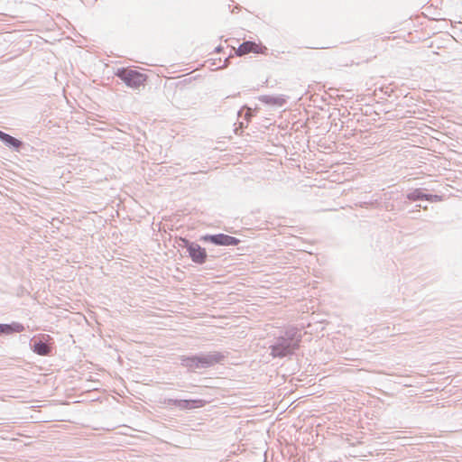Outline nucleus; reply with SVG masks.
<instances>
[{
  "mask_svg": "<svg viewBox=\"0 0 462 462\" xmlns=\"http://www.w3.org/2000/svg\"><path fill=\"white\" fill-rule=\"evenodd\" d=\"M0 141L3 142L7 147L19 151L23 146V142L13 137L12 135L0 130Z\"/></svg>",
  "mask_w": 462,
  "mask_h": 462,
  "instance_id": "nucleus-10",
  "label": "nucleus"
},
{
  "mask_svg": "<svg viewBox=\"0 0 462 462\" xmlns=\"http://www.w3.org/2000/svg\"><path fill=\"white\" fill-rule=\"evenodd\" d=\"M238 130H239V129H238L237 127H236V129H235V133H236V134H238Z\"/></svg>",
  "mask_w": 462,
  "mask_h": 462,
  "instance_id": "nucleus-17",
  "label": "nucleus"
},
{
  "mask_svg": "<svg viewBox=\"0 0 462 462\" xmlns=\"http://www.w3.org/2000/svg\"><path fill=\"white\" fill-rule=\"evenodd\" d=\"M25 330L23 324L19 322H12L10 324H0V336L12 335L14 333H21Z\"/></svg>",
  "mask_w": 462,
  "mask_h": 462,
  "instance_id": "nucleus-9",
  "label": "nucleus"
},
{
  "mask_svg": "<svg viewBox=\"0 0 462 462\" xmlns=\"http://www.w3.org/2000/svg\"><path fill=\"white\" fill-rule=\"evenodd\" d=\"M216 50L217 52H219L221 49L219 47H217Z\"/></svg>",
  "mask_w": 462,
  "mask_h": 462,
  "instance_id": "nucleus-18",
  "label": "nucleus"
},
{
  "mask_svg": "<svg viewBox=\"0 0 462 462\" xmlns=\"http://www.w3.org/2000/svg\"><path fill=\"white\" fill-rule=\"evenodd\" d=\"M250 118L251 117H243L244 120L239 123V128L242 129L243 127L246 126Z\"/></svg>",
  "mask_w": 462,
  "mask_h": 462,
  "instance_id": "nucleus-15",
  "label": "nucleus"
},
{
  "mask_svg": "<svg viewBox=\"0 0 462 462\" xmlns=\"http://www.w3.org/2000/svg\"><path fill=\"white\" fill-rule=\"evenodd\" d=\"M200 240L222 246H234L240 243L238 238L226 234L206 235L201 236Z\"/></svg>",
  "mask_w": 462,
  "mask_h": 462,
  "instance_id": "nucleus-5",
  "label": "nucleus"
},
{
  "mask_svg": "<svg viewBox=\"0 0 462 462\" xmlns=\"http://www.w3.org/2000/svg\"><path fill=\"white\" fill-rule=\"evenodd\" d=\"M116 75L120 78L128 87L138 88L143 86L147 76L138 70L130 68L118 69Z\"/></svg>",
  "mask_w": 462,
  "mask_h": 462,
  "instance_id": "nucleus-2",
  "label": "nucleus"
},
{
  "mask_svg": "<svg viewBox=\"0 0 462 462\" xmlns=\"http://www.w3.org/2000/svg\"><path fill=\"white\" fill-rule=\"evenodd\" d=\"M199 366L200 369L211 367L217 364L221 363L225 359V355L221 352L214 351L207 354L198 355Z\"/></svg>",
  "mask_w": 462,
  "mask_h": 462,
  "instance_id": "nucleus-6",
  "label": "nucleus"
},
{
  "mask_svg": "<svg viewBox=\"0 0 462 462\" xmlns=\"http://www.w3.org/2000/svg\"><path fill=\"white\" fill-rule=\"evenodd\" d=\"M407 199L411 201L421 200L427 198V194L423 193L420 189H416L407 194Z\"/></svg>",
  "mask_w": 462,
  "mask_h": 462,
  "instance_id": "nucleus-13",
  "label": "nucleus"
},
{
  "mask_svg": "<svg viewBox=\"0 0 462 462\" xmlns=\"http://www.w3.org/2000/svg\"><path fill=\"white\" fill-rule=\"evenodd\" d=\"M440 199H441V198L439 195L427 194L426 200H429V201H439Z\"/></svg>",
  "mask_w": 462,
  "mask_h": 462,
  "instance_id": "nucleus-14",
  "label": "nucleus"
},
{
  "mask_svg": "<svg viewBox=\"0 0 462 462\" xmlns=\"http://www.w3.org/2000/svg\"><path fill=\"white\" fill-rule=\"evenodd\" d=\"M199 366L200 369L211 367L217 364L221 363L225 359V355L221 352L214 351L207 354L198 355Z\"/></svg>",
  "mask_w": 462,
  "mask_h": 462,
  "instance_id": "nucleus-7",
  "label": "nucleus"
},
{
  "mask_svg": "<svg viewBox=\"0 0 462 462\" xmlns=\"http://www.w3.org/2000/svg\"><path fill=\"white\" fill-rule=\"evenodd\" d=\"M32 348L34 353L40 356H49L51 353V346L43 339L33 340Z\"/></svg>",
  "mask_w": 462,
  "mask_h": 462,
  "instance_id": "nucleus-11",
  "label": "nucleus"
},
{
  "mask_svg": "<svg viewBox=\"0 0 462 462\" xmlns=\"http://www.w3.org/2000/svg\"><path fill=\"white\" fill-rule=\"evenodd\" d=\"M235 52L239 57L249 53L264 55L267 53V47L261 42L247 41L240 44L238 48L235 50Z\"/></svg>",
  "mask_w": 462,
  "mask_h": 462,
  "instance_id": "nucleus-4",
  "label": "nucleus"
},
{
  "mask_svg": "<svg viewBox=\"0 0 462 462\" xmlns=\"http://www.w3.org/2000/svg\"><path fill=\"white\" fill-rule=\"evenodd\" d=\"M166 403L170 405H174L181 410H190L194 408H200L204 405V401L202 400H175L169 399Z\"/></svg>",
  "mask_w": 462,
  "mask_h": 462,
  "instance_id": "nucleus-8",
  "label": "nucleus"
},
{
  "mask_svg": "<svg viewBox=\"0 0 462 462\" xmlns=\"http://www.w3.org/2000/svg\"><path fill=\"white\" fill-rule=\"evenodd\" d=\"M45 337H50V335H43L42 337L44 338Z\"/></svg>",
  "mask_w": 462,
  "mask_h": 462,
  "instance_id": "nucleus-19",
  "label": "nucleus"
},
{
  "mask_svg": "<svg viewBox=\"0 0 462 462\" xmlns=\"http://www.w3.org/2000/svg\"><path fill=\"white\" fill-rule=\"evenodd\" d=\"M301 340L300 331L295 327L289 328L282 335L274 338L273 343L269 347L270 355L274 358L292 356L300 348Z\"/></svg>",
  "mask_w": 462,
  "mask_h": 462,
  "instance_id": "nucleus-1",
  "label": "nucleus"
},
{
  "mask_svg": "<svg viewBox=\"0 0 462 462\" xmlns=\"http://www.w3.org/2000/svg\"><path fill=\"white\" fill-rule=\"evenodd\" d=\"M226 62H227V58H226V59H225V60L223 61V64H221V65L219 64V65H218V68H224V67H226Z\"/></svg>",
  "mask_w": 462,
  "mask_h": 462,
  "instance_id": "nucleus-16",
  "label": "nucleus"
},
{
  "mask_svg": "<svg viewBox=\"0 0 462 462\" xmlns=\"http://www.w3.org/2000/svg\"><path fill=\"white\" fill-rule=\"evenodd\" d=\"M198 355L190 356H183L180 357V364L181 365L187 367L189 371H196L198 369H200L199 366V364L198 362Z\"/></svg>",
  "mask_w": 462,
  "mask_h": 462,
  "instance_id": "nucleus-12",
  "label": "nucleus"
},
{
  "mask_svg": "<svg viewBox=\"0 0 462 462\" xmlns=\"http://www.w3.org/2000/svg\"><path fill=\"white\" fill-rule=\"evenodd\" d=\"M181 242V246L186 248L187 252L189 253V256L193 263L197 264H203L206 263L208 254L205 248L201 247L199 245L194 242H190L186 238H182Z\"/></svg>",
  "mask_w": 462,
  "mask_h": 462,
  "instance_id": "nucleus-3",
  "label": "nucleus"
}]
</instances>
